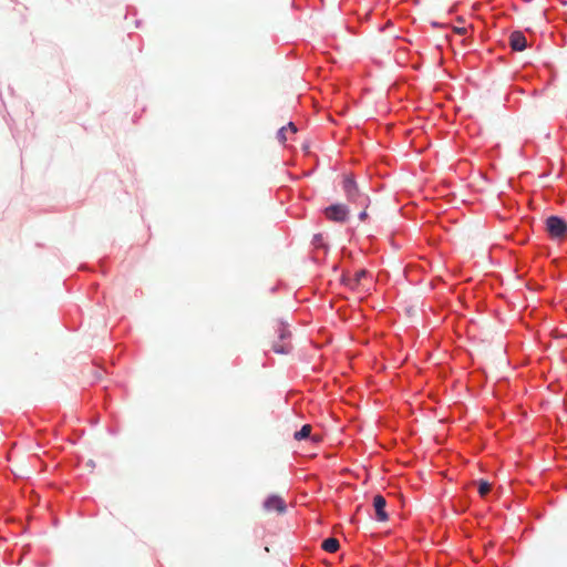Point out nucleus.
Instances as JSON below:
<instances>
[{"mask_svg":"<svg viewBox=\"0 0 567 567\" xmlns=\"http://www.w3.org/2000/svg\"><path fill=\"white\" fill-rule=\"evenodd\" d=\"M311 425L309 424H305L299 431H297L293 435V437L297 440V441H300V440H303V439H307L310 436V433H311Z\"/></svg>","mask_w":567,"mask_h":567,"instance_id":"obj_10","label":"nucleus"},{"mask_svg":"<svg viewBox=\"0 0 567 567\" xmlns=\"http://www.w3.org/2000/svg\"><path fill=\"white\" fill-rule=\"evenodd\" d=\"M444 45H447V47H450L452 50H454V45L452 44L451 39H450V38H447V37H444V38H443V43H440V44H439V48H440V49H443V47H444Z\"/></svg>","mask_w":567,"mask_h":567,"instance_id":"obj_14","label":"nucleus"},{"mask_svg":"<svg viewBox=\"0 0 567 567\" xmlns=\"http://www.w3.org/2000/svg\"><path fill=\"white\" fill-rule=\"evenodd\" d=\"M277 333V339L271 341V350L277 354H288L292 349L289 329L284 323H279Z\"/></svg>","mask_w":567,"mask_h":567,"instance_id":"obj_1","label":"nucleus"},{"mask_svg":"<svg viewBox=\"0 0 567 567\" xmlns=\"http://www.w3.org/2000/svg\"><path fill=\"white\" fill-rule=\"evenodd\" d=\"M324 215L332 221L343 223L349 216V209L343 204H334L324 209Z\"/></svg>","mask_w":567,"mask_h":567,"instance_id":"obj_4","label":"nucleus"},{"mask_svg":"<svg viewBox=\"0 0 567 567\" xmlns=\"http://www.w3.org/2000/svg\"><path fill=\"white\" fill-rule=\"evenodd\" d=\"M545 229L551 239H561L567 235V223L558 216H549Z\"/></svg>","mask_w":567,"mask_h":567,"instance_id":"obj_3","label":"nucleus"},{"mask_svg":"<svg viewBox=\"0 0 567 567\" xmlns=\"http://www.w3.org/2000/svg\"><path fill=\"white\" fill-rule=\"evenodd\" d=\"M465 40H466L465 38H462L460 41L464 49L467 48Z\"/></svg>","mask_w":567,"mask_h":567,"instance_id":"obj_17","label":"nucleus"},{"mask_svg":"<svg viewBox=\"0 0 567 567\" xmlns=\"http://www.w3.org/2000/svg\"><path fill=\"white\" fill-rule=\"evenodd\" d=\"M284 128L291 134L297 133V127H296L295 123H292V122L288 123V125L284 126Z\"/></svg>","mask_w":567,"mask_h":567,"instance_id":"obj_15","label":"nucleus"},{"mask_svg":"<svg viewBox=\"0 0 567 567\" xmlns=\"http://www.w3.org/2000/svg\"><path fill=\"white\" fill-rule=\"evenodd\" d=\"M359 218H360V220H362V221H363V220H365V219L368 218V213H367V210L361 212V213H360V215H359Z\"/></svg>","mask_w":567,"mask_h":567,"instance_id":"obj_16","label":"nucleus"},{"mask_svg":"<svg viewBox=\"0 0 567 567\" xmlns=\"http://www.w3.org/2000/svg\"><path fill=\"white\" fill-rule=\"evenodd\" d=\"M342 187L348 200L360 203L365 207L368 206L369 197L360 192L355 181L351 176H344Z\"/></svg>","mask_w":567,"mask_h":567,"instance_id":"obj_2","label":"nucleus"},{"mask_svg":"<svg viewBox=\"0 0 567 567\" xmlns=\"http://www.w3.org/2000/svg\"><path fill=\"white\" fill-rule=\"evenodd\" d=\"M385 506H386V501L382 495L378 494L373 497V507H374V512H375V518L379 522H386L389 518V516L385 512Z\"/></svg>","mask_w":567,"mask_h":567,"instance_id":"obj_6","label":"nucleus"},{"mask_svg":"<svg viewBox=\"0 0 567 567\" xmlns=\"http://www.w3.org/2000/svg\"><path fill=\"white\" fill-rule=\"evenodd\" d=\"M287 133L288 132L284 127H281L278 131L277 137H278L280 143H285L287 141Z\"/></svg>","mask_w":567,"mask_h":567,"instance_id":"obj_13","label":"nucleus"},{"mask_svg":"<svg viewBox=\"0 0 567 567\" xmlns=\"http://www.w3.org/2000/svg\"><path fill=\"white\" fill-rule=\"evenodd\" d=\"M365 276H367V271H365V270H359V271H357V272L354 274V278H353L354 284H355V285H360V284H361V281H362V279H363V278H365Z\"/></svg>","mask_w":567,"mask_h":567,"instance_id":"obj_12","label":"nucleus"},{"mask_svg":"<svg viewBox=\"0 0 567 567\" xmlns=\"http://www.w3.org/2000/svg\"><path fill=\"white\" fill-rule=\"evenodd\" d=\"M322 548L328 553H334L339 548V542L336 538H327L322 543Z\"/></svg>","mask_w":567,"mask_h":567,"instance_id":"obj_9","label":"nucleus"},{"mask_svg":"<svg viewBox=\"0 0 567 567\" xmlns=\"http://www.w3.org/2000/svg\"><path fill=\"white\" fill-rule=\"evenodd\" d=\"M443 29L442 32L445 33V35H449L452 33H466L467 32V25L463 22V25H450L447 23H444L441 25Z\"/></svg>","mask_w":567,"mask_h":567,"instance_id":"obj_7","label":"nucleus"},{"mask_svg":"<svg viewBox=\"0 0 567 567\" xmlns=\"http://www.w3.org/2000/svg\"><path fill=\"white\" fill-rule=\"evenodd\" d=\"M491 491V484L487 481L478 482V493L482 497L486 496Z\"/></svg>","mask_w":567,"mask_h":567,"instance_id":"obj_11","label":"nucleus"},{"mask_svg":"<svg viewBox=\"0 0 567 567\" xmlns=\"http://www.w3.org/2000/svg\"><path fill=\"white\" fill-rule=\"evenodd\" d=\"M286 508V502L278 495H271L264 502V509L267 513L277 512L278 514H284Z\"/></svg>","mask_w":567,"mask_h":567,"instance_id":"obj_5","label":"nucleus"},{"mask_svg":"<svg viewBox=\"0 0 567 567\" xmlns=\"http://www.w3.org/2000/svg\"><path fill=\"white\" fill-rule=\"evenodd\" d=\"M509 45L513 51H523L529 44L526 41V38H511Z\"/></svg>","mask_w":567,"mask_h":567,"instance_id":"obj_8","label":"nucleus"},{"mask_svg":"<svg viewBox=\"0 0 567 567\" xmlns=\"http://www.w3.org/2000/svg\"><path fill=\"white\" fill-rule=\"evenodd\" d=\"M512 35H522L520 32H514Z\"/></svg>","mask_w":567,"mask_h":567,"instance_id":"obj_18","label":"nucleus"}]
</instances>
